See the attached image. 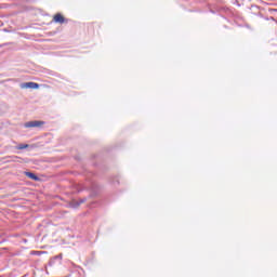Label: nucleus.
Wrapping results in <instances>:
<instances>
[{
  "mask_svg": "<svg viewBox=\"0 0 277 277\" xmlns=\"http://www.w3.org/2000/svg\"><path fill=\"white\" fill-rule=\"evenodd\" d=\"M53 23H58L60 25H64V23H68V19H66V17H64L62 13H56L53 16Z\"/></svg>",
  "mask_w": 277,
  "mask_h": 277,
  "instance_id": "nucleus-1",
  "label": "nucleus"
},
{
  "mask_svg": "<svg viewBox=\"0 0 277 277\" xmlns=\"http://www.w3.org/2000/svg\"><path fill=\"white\" fill-rule=\"evenodd\" d=\"M16 148L17 150H25V148H29V144H19Z\"/></svg>",
  "mask_w": 277,
  "mask_h": 277,
  "instance_id": "nucleus-5",
  "label": "nucleus"
},
{
  "mask_svg": "<svg viewBox=\"0 0 277 277\" xmlns=\"http://www.w3.org/2000/svg\"><path fill=\"white\" fill-rule=\"evenodd\" d=\"M10 159H13V161H15V159H18V156H10Z\"/></svg>",
  "mask_w": 277,
  "mask_h": 277,
  "instance_id": "nucleus-6",
  "label": "nucleus"
},
{
  "mask_svg": "<svg viewBox=\"0 0 277 277\" xmlns=\"http://www.w3.org/2000/svg\"><path fill=\"white\" fill-rule=\"evenodd\" d=\"M22 90H38V88H40V84L36 83V82H25L21 84Z\"/></svg>",
  "mask_w": 277,
  "mask_h": 277,
  "instance_id": "nucleus-2",
  "label": "nucleus"
},
{
  "mask_svg": "<svg viewBox=\"0 0 277 277\" xmlns=\"http://www.w3.org/2000/svg\"><path fill=\"white\" fill-rule=\"evenodd\" d=\"M25 175L28 179H31V181H39L40 179L38 177V175L34 174L32 172H26Z\"/></svg>",
  "mask_w": 277,
  "mask_h": 277,
  "instance_id": "nucleus-4",
  "label": "nucleus"
},
{
  "mask_svg": "<svg viewBox=\"0 0 277 277\" xmlns=\"http://www.w3.org/2000/svg\"><path fill=\"white\" fill-rule=\"evenodd\" d=\"M44 124V121H28L24 124L26 129H34L38 127H42Z\"/></svg>",
  "mask_w": 277,
  "mask_h": 277,
  "instance_id": "nucleus-3",
  "label": "nucleus"
}]
</instances>
